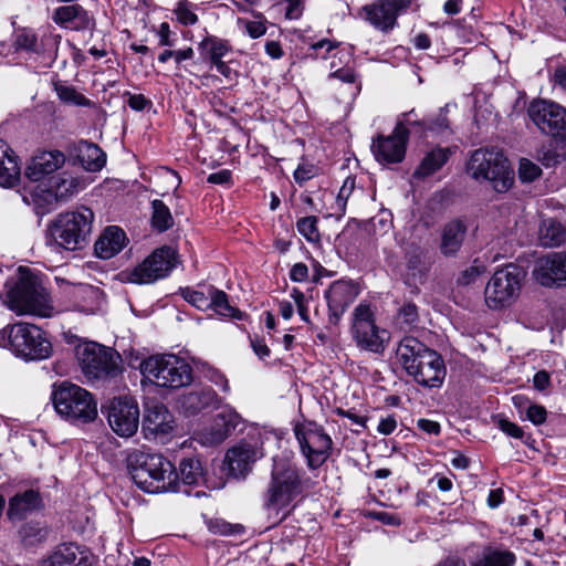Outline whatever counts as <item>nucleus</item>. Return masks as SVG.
Returning a JSON list of instances; mask_svg holds the SVG:
<instances>
[{
  "label": "nucleus",
  "mask_w": 566,
  "mask_h": 566,
  "mask_svg": "<svg viewBox=\"0 0 566 566\" xmlns=\"http://www.w3.org/2000/svg\"><path fill=\"white\" fill-rule=\"evenodd\" d=\"M274 4L286 3L285 18L289 20H297L304 12V0H271Z\"/></svg>",
  "instance_id": "nucleus-52"
},
{
  "label": "nucleus",
  "mask_w": 566,
  "mask_h": 566,
  "mask_svg": "<svg viewBox=\"0 0 566 566\" xmlns=\"http://www.w3.org/2000/svg\"><path fill=\"white\" fill-rule=\"evenodd\" d=\"M542 169L533 161L523 158L520 160L518 176L522 181L531 182L538 178Z\"/></svg>",
  "instance_id": "nucleus-49"
},
{
  "label": "nucleus",
  "mask_w": 566,
  "mask_h": 566,
  "mask_svg": "<svg viewBox=\"0 0 566 566\" xmlns=\"http://www.w3.org/2000/svg\"><path fill=\"white\" fill-rule=\"evenodd\" d=\"M516 562V556L513 552L495 547L486 546L481 555L471 563V566H513Z\"/></svg>",
  "instance_id": "nucleus-34"
},
{
  "label": "nucleus",
  "mask_w": 566,
  "mask_h": 566,
  "mask_svg": "<svg viewBox=\"0 0 566 566\" xmlns=\"http://www.w3.org/2000/svg\"><path fill=\"white\" fill-rule=\"evenodd\" d=\"M75 356L85 376L93 379L114 378L120 371V356L94 342L75 347Z\"/></svg>",
  "instance_id": "nucleus-10"
},
{
  "label": "nucleus",
  "mask_w": 566,
  "mask_h": 566,
  "mask_svg": "<svg viewBox=\"0 0 566 566\" xmlns=\"http://www.w3.org/2000/svg\"><path fill=\"white\" fill-rule=\"evenodd\" d=\"M526 418L533 424L539 426L546 421L547 411H546L545 407H543L541 405L532 403V405L527 406V408H526Z\"/></svg>",
  "instance_id": "nucleus-55"
},
{
  "label": "nucleus",
  "mask_w": 566,
  "mask_h": 566,
  "mask_svg": "<svg viewBox=\"0 0 566 566\" xmlns=\"http://www.w3.org/2000/svg\"><path fill=\"white\" fill-rule=\"evenodd\" d=\"M467 226L455 219L448 222L441 232L440 251L444 256H454L461 249L467 235Z\"/></svg>",
  "instance_id": "nucleus-31"
},
{
  "label": "nucleus",
  "mask_w": 566,
  "mask_h": 566,
  "mask_svg": "<svg viewBox=\"0 0 566 566\" xmlns=\"http://www.w3.org/2000/svg\"><path fill=\"white\" fill-rule=\"evenodd\" d=\"M523 280V270L513 263L496 270L484 291L488 307L502 310L511 306L520 296Z\"/></svg>",
  "instance_id": "nucleus-9"
},
{
  "label": "nucleus",
  "mask_w": 566,
  "mask_h": 566,
  "mask_svg": "<svg viewBox=\"0 0 566 566\" xmlns=\"http://www.w3.org/2000/svg\"><path fill=\"white\" fill-rule=\"evenodd\" d=\"M371 516L374 520H377L385 525L398 526L401 523L400 518L397 515L384 511L374 512Z\"/></svg>",
  "instance_id": "nucleus-64"
},
{
  "label": "nucleus",
  "mask_w": 566,
  "mask_h": 566,
  "mask_svg": "<svg viewBox=\"0 0 566 566\" xmlns=\"http://www.w3.org/2000/svg\"><path fill=\"white\" fill-rule=\"evenodd\" d=\"M140 373L157 386L171 389L188 386L192 380L190 365L172 354L149 356L142 361Z\"/></svg>",
  "instance_id": "nucleus-7"
},
{
  "label": "nucleus",
  "mask_w": 566,
  "mask_h": 566,
  "mask_svg": "<svg viewBox=\"0 0 566 566\" xmlns=\"http://www.w3.org/2000/svg\"><path fill=\"white\" fill-rule=\"evenodd\" d=\"M211 307L214 313L220 316L228 318H237L240 319L242 317V313L237 308L230 305L228 295L226 292L218 290L216 287H211Z\"/></svg>",
  "instance_id": "nucleus-39"
},
{
  "label": "nucleus",
  "mask_w": 566,
  "mask_h": 566,
  "mask_svg": "<svg viewBox=\"0 0 566 566\" xmlns=\"http://www.w3.org/2000/svg\"><path fill=\"white\" fill-rule=\"evenodd\" d=\"M42 506L43 501L40 493L30 489L22 493H17L9 500L7 517L11 522H19L40 511Z\"/></svg>",
  "instance_id": "nucleus-28"
},
{
  "label": "nucleus",
  "mask_w": 566,
  "mask_h": 566,
  "mask_svg": "<svg viewBox=\"0 0 566 566\" xmlns=\"http://www.w3.org/2000/svg\"><path fill=\"white\" fill-rule=\"evenodd\" d=\"M308 479L296 464L274 460L271 478L263 495V506L286 517L295 507L294 502L307 490Z\"/></svg>",
  "instance_id": "nucleus-3"
},
{
  "label": "nucleus",
  "mask_w": 566,
  "mask_h": 566,
  "mask_svg": "<svg viewBox=\"0 0 566 566\" xmlns=\"http://www.w3.org/2000/svg\"><path fill=\"white\" fill-rule=\"evenodd\" d=\"M220 398L216 391L210 388H202L198 391H191L184 397L182 407L195 415L206 408H216L220 405Z\"/></svg>",
  "instance_id": "nucleus-33"
},
{
  "label": "nucleus",
  "mask_w": 566,
  "mask_h": 566,
  "mask_svg": "<svg viewBox=\"0 0 566 566\" xmlns=\"http://www.w3.org/2000/svg\"><path fill=\"white\" fill-rule=\"evenodd\" d=\"M297 231L310 242L319 240V231L317 228V218L314 216L301 218L296 222Z\"/></svg>",
  "instance_id": "nucleus-46"
},
{
  "label": "nucleus",
  "mask_w": 566,
  "mask_h": 566,
  "mask_svg": "<svg viewBox=\"0 0 566 566\" xmlns=\"http://www.w3.org/2000/svg\"><path fill=\"white\" fill-rule=\"evenodd\" d=\"M176 265V252L170 247L156 249L130 272L126 280L136 284H148L166 277Z\"/></svg>",
  "instance_id": "nucleus-15"
},
{
  "label": "nucleus",
  "mask_w": 566,
  "mask_h": 566,
  "mask_svg": "<svg viewBox=\"0 0 566 566\" xmlns=\"http://www.w3.org/2000/svg\"><path fill=\"white\" fill-rule=\"evenodd\" d=\"M262 448L258 440L242 441L228 450L226 454V463L229 472L235 478L245 476L253 464L263 457Z\"/></svg>",
  "instance_id": "nucleus-23"
},
{
  "label": "nucleus",
  "mask_w": 566,
  "mask_h": 566,
  "mask_svg": "<svg viewBox=\"0 0 566 566\" xmlns=\"http://www.w3.org/2000/svg\"><path fill=\"white\" fill-rule=\"evenodd\" d=\"M533 276L545 287L566 286V252H549L539 258L535 263Z\"/></svg>",
  "instance_id": "nucleus-22"
},
{
  "label": "nucleus",
  "mask_w": 566,
  "mask_h": 566,
  "mask_svg": "<svg viewBox=\"0 0 566 566\" xmlns=\"http://www.w3.org/2000/svg\"><path fill=\"white\" fill-rule=\"evenodd\" d=\"M355 187H356L355 177L349 176L344 180L343 186L340 187L339 192L336 197V206L339 211V214L345 213L347 200L350 197V195L353 193Z\"/></svg>",
  "instance_id": "nucleus-48"
},
{
  "label": "nucleus",
  "mask_w": 566,
  "mask_h": 566,
  "mask_svg": "<svg viewBox=\"0 0 566 566\" xmlns=\"http://www.w3.org/2000/svg\"><path fill=\"white\" fill-rule=\"evenodd\" d=\"M308 277V268L304 263H295L290 271V279L294 282H304Z\"/></svg>",
  "instance_id": "nucleus-61"
},
{
  "label": "nucleus",
  "mask_w": 566,
  "mask_h": 566,
  "mask_svg": "<svg viewBox=\"0 0 566 566\" xmlns=\"http://www.w3.org/2000/svg\"><path fill=\"white\" fill-rule=\"evenodd\" d=\"M160 46H174L175 40L171 39L170 27L167 22H163L157 31Z\"/></svg>",
  "instance_id": "nucleus-59"
},
{
  "label": "nucleus",
  "mask_w": 566,
  "mask_h": 566,
  "mask_svg": "<svg viewBox=\"0 0 566 566\" xmlns=\"http://www.w3.org/2000/svg\"><path fill=\"white\" fill-rule=\"evenodd\" d=\"M418 0H377L361 8V17L385 34L398 27V17L408 12Z\"/></svg>",
  "instance_id": "nucleus-16"
},
{
  "label": "nucleus",
  "mask_w": 566,
  "mask_h": 566,
  "mask_svg": "<svg viewBox=\"0 0 566 566\" xmlns=\"http://www.w3.org/2000/svg\"><path fill=\"white\" fill-rule=\"evenodd\" d=\"M533 386L538 391H544L551 386V375L546 370L537 371L533 377Z\"/></svg>",
  "instance_id": "nucleus-60"
},
{
  "label": "nucleus",
  "mask_w": 566,
  "mask_h": 566,
  "mask_svg": "<svg viewBox=\"0 0 566 566\" xmlns=\"http://www.w3.org/2000/svg\"><path fill=\"white\" fill-rule=\"evenodd\" d=\"M409 138V129L402 122H398L389 136H378L373 140L371 151L377 161L381 164H396L402 161L406 154V145Z\"/></svg>",
  "instance_id": "nucleus-20"
},
{
  "label": "nucleus",
  "mask_w": 566,
  "mask_h": 566,
  "mask_svg": "<svg viewBox=\"0 0 566 566\" xmlns=\"http://www.w3.org/2000/svg\"><path fill=\"white\" fill-rule=\"evenodd\" d=\"M20 175L18 157L7 143L0 139V186L3 188L14 187L20 180Z\"/></svg>",
  "instance_id": "nucleus-32"
},
{
  "label": "nucleus",
  "mask_w": 566,
  "mask_h": 566,
  "mask_svg": "<svg viewBox=\"0 0 566 566\" xmlns=\"http://www.w3.org/2000/svg\"><path fill=\"white\" fill-rule=\"evenodd\" d=\"M65 155L60 150H46L35 154L28 163L24 175L32 182H39L54 174L65 164Z\"/></svg>",
  "instance_id": "nucleus-26"
},
{
  "label": "nucleus",
  "mask_w": 566,
  "mask_h": 566,
  "mask_svg": "<svg viewBox=\"0 0 566 566\" xmlns=\"http://www.w3.org/2000/svg\"><path fill=\"white\" fill-rule=\"evenodd\" d=\"M241 420V416L232 407L226 406L216 415L210 426L196 433L195 439L202 446L220 444L235 430Z\"/></svg>",
  "instance_id": "nucleus-21"
},
{
  "label": "nucleus",
  "mask_w": 566,
  "mask_h": 566,
  "mask_svg": "<svg viewBox=\"0 0 566 566\" xmlns=\"http://www.w3.org/2000/svg\"><path fill=\"white\" fill-rule=\"evenodd\" d=\"M9 344L14 355L25 360L45 359L52 353L46 334L29 323H17L10 327Z\"/></svg>",
  "instance_id": "nucleus-11"
},
{
  "label": "nucleus",
  "mask_w": 566,
  "mask_h": 566,
  "mask_svg": "<svg viewBox=\"0 0 566 566\" xmlns=\"http://www.w3.org/2000/svg\"><path fill=\"white\" fill-rule=\"evenodd\" d=\"M328 78H336L343 83L353 84L356 81V74L352 67H339L332 72Z\"/></svg>",
  "instance_id": "nucleus-57"
},
{
  "label": "nucleus",
  "mask_w": 566,
  "mask_h": 566,
  "mask_svg": "<svg viewBox=\"0 0 566 566\" xmlns=\"http://www.w3.org/2000/svg\"><path fill=\"white\" fill-rule=\"evenodd\" d=\"M350 334L356 346L373 354H382L389 343V333L376 324L370 304L359 303L352 314Z\"/></svg>",
  "instance_id": "nucleus-8"
},
{
  "label": "nucleus",
  "mask_w": 566,
  "mask_h": 566,
  "mask_svg": "<svg viewBox=\"0 0 566 566\" xmlns=\"http://www.w3.org/2000/svg\"><path fill=\"white\" fill-rule=\"evenodd\" d=\"M151 227L158 232H165L174 226V218L168 206L159 200L151 201Z\"/></svg>",
  "instance_id": "nucleus-38"
},
{
  "label": "nucleus",
  "mask_w": 566,
  "mask_h": 566,
  "mask_svg": "<svg viewBox=\"0 0 566 566\" xmlns=\"http://www.w3.org/2000/svg\"><path fill=\"white\" fill-rule=\"evenodd\" d=\"M397 364L423 388H440L447 369L442 356L415 337H403L396 348Z\"/></svg>",
  "instance_id": "nucleus-1"
},
{
  "label": "nucleus",
  "mask_w": 566,
  "mask_h": 566,
  "mask_svg": "<svg viewBox=\"0 0 566 566\" xmlns=\"http://www.w3.org/2000/svg\"><path fill=\"white\" fill-rule=\"evenodd\" d=\"M59 36H43L40 42L32 29L19 28L13 33L12 45L17 51L43 55L53 61L56 57Z\"/></svg>",
  "instance_id": "nucleus-24"
},
{
  "label": "nucleus",
  "mask_w": 566,
  "mask_h": 566,
  "mask_svg": "<svg viewBox=\"0 0 566 566\" xmlns=\"http://www.w3.org/2000/svg\"><path fill=\"white\" fill-rule=\"evenodd\" d=\"M55 92L59 98L66 103L77 106H91L92 102L83 94L78 93L73 86L59 84L55 85Z\"/></svg>",
  "instance_id": "nucleus-44"
},
{
  "label": "nucleus",
  "mask_w": 566,
  "mask_h": 566,
  "mask_svg": "<svg viewBox=\"0 0 566 566\" xmlns=\"http://www.w3.org/2000/svg\"><path fill=\"white\" fill-rule=\"evenodd\" d=\"M294 432L310 469H317L326 462L331 455L333 441L321 426L308 422L296 426Z\"/></svg>",
  "instance_id": "nucleus-13"
},
{
  "label": "nucleus",
  "mask_w": 566,
  "mask_h": 566,
  "mask_svg": "<svg viewBox=\"0 0 566 566\" xmlns=\"http://www.w3.org/2000/svg\"><path fill=\"white\" fill-rule=\"evenodd\" d=\"M407 268L412 272V275L424 276L428 271L426 263L424 251L420 248L413 249V251L407 254Z\"/></svg>",
  "instance_id": "nucleus-45"
},
{
  "label": "nucleus",
  "mask_w": 566,
  "mask_h": 566,
  "mask_svg": "<svg viewBox=\"0 0 566 566\" xmlns=\"http://www.w3.org/2000/svg\"><path fill=\"white\" fill-rule=\"evenodd\" d=\"M497 426L505 434H507L512 438H515V439L524 438L523 429L520 426H517L516 423H514L507 419L501 418L497 421Z\"/></svg>",
  "instance_id": "nucleus-56"
},
{
  "label": "nucleus",
  "mask_w": 566,
  "mask_h": 566,
  "mask_svg": "<svg viewBox=\"0 0 566 566\" xmlns=\"http://www.w3.org/2000/svg\"><path fill=\"white\" fill-rule=\"evenodd\" d=\"M91 551L76 543H64L43 560L42 566H93Z\"/></svg>",
  "instance_id": "nucleus-25"
},
{
  "label": "nucleus",
  "mask_w": 566,
  "mask_h": 566,
  "mask_svg": "<svg viewBox=\"0 0 566 566\" xmlns=\"http://www.w3.org/2000/svg\"><path fill=\"white\" fill-rule=\"evenodd\" d=\"M52 401L60 417L71 423H90L97 417V402L93 395L75 384L63 381L54 386Z\"/></svg>",
  "instance_id": "nucleus-5"
},
{
  "label": "nucleus",
  "mask_w": 566,
  "mask_h": 566,
  "mask_svg": "<svg viewBox=\"0 0 566 566\" xmlns=\"http://www.w3.org/2000/svg\"><path fill=\"white\" fill-rule=\"evenodd\" d=\"M251 347L260 359H264L270 356L271 350L269 346L259 337L251 338Z\"/></svg>",
  "instance_id": "nucleus-63"
},
{
  "label": "nucleus",
  "mask_w": 566,
  "mask_h": 566,
  "mask_svg": "<svg viewBox=\"0 0 566 566\" xmlns=\"http://www.w3.org/2000/svg\"><path fill=\"white\" fill-rule=\"evenodd\" d=\"M126 241V234L120 228L115 226L107 227L95 241V254L99 259L108 260L123 250Z\"/></svg>",
  "instance_id": "nucleus-29"
},
{
  "label": "nucleus",
  "mask_w": 566,
  "mask_h": 566,
  "mask_svg": "<svg viewBox=\"0 0 566 566\" xmlns=\"http://www.w3.org/2000/svg\"><path fill=\"white\" fill-rule=\"evenodd\" d=\"M239 23L243 25L244 31L252 38L258 39L262 36L265 31V19L260 14L255 20H239Z\"/></svg>",
  "instance_id": "nucleus-50"
},
{
  "label": "nucleus",
  "mask_w": 566,
  "mask_h": 566,
  "mask_svg": "<svg viewBox=\"0 0 566 566\" xmlns=\"http://www.w3.org/2000/svg\"><path fill=\"white\" fill-rule=\"evenodd\" d=\"M52 20L57 25H72L75 30H86L94 24L87 10L80 4H67L56 8L53 11Z\"/></svg>",
  "instance_id": "nucleus-30"
},
{
  "label": "nucleus",
  "mask_w": 566,
  "mask_h": 566,
  "mask_svg": "<svg viewBox=\"0 0 566 566\" xmlns=\"http://www.w3.org/2000/svg\"><path fill=\"white\" fill-rule=\"evenodd\" d=\"M417 125H426L427 129L442 134L449 127V122L447 117V113L441 111L434 119H430L428 122L416 123Z\"/></svg>",
  "instance_id": "nucleus-54"
},
{
  "label": "nucleus",
  "mask_w": 566,
  "mask_h": 566,
  "mask_svg": "<svg viewBox=\"0 0 566 566\" xmlns=\"http://www.w3.org/2000/svg\"><path fill=\"white\" fill-rule=\"evenodd\" d=\"M539 241L544 247H558L566 241V231L559 222L545 220L539 228Z\"/></svg>",
  "instance_id": "nucleus-37"
},
{
  "label": "nucleus",
  "mask_w": 566,
  "mask_h": 566,
  "mask_svg": "<svg viewBox=\"0 0 566 566\" xmlns=\"http://www.w3.org/2000/svg\"><path fill=\"white\" fill-rule=\"evenodd\" d=\"M211 287L212 285L207 286L205 290H193V289H185L181 291V295L191 305L197 307L200 311H207L211 307Z\"/></svg>",
  "instance_id": "nucleus-42"
},
{
  "label": "nucleus",
  "mask_w": 566,
  "mask_h": 566,
  "mask_svg": "<svg viewBox=\"0 0 566 566\" xmlns=\"http://www.w3.org/2000/svg\"><path fill=\"white\" fill-rule=\"evenodd\" d=\"M10 308L18 314L49 316L51 306L43 289L31 282H21L9 293Z\"/></svg>",
  "instance_id": "nucleus-18"
},
{
  "label": "nucleus",
  "mask_w": 566,
  "mask_h": 566,
  "mask_svg": "<svg viewBox=\"0 0 566 566\" xmlns=\"http://www.w3.org/2000/svg\"><path fill=\"white\" fill-rule=\"evenodd\" d=\"M49 182V187L40 184L23 187L22 200L27 205L46 209L57 201L67 200L77 191L78 182L74 178L51 177Z\"/></svg>",
  "instance_id": "nucleus-14"
},
{
  "label": "nucleus",
  "mask_w": 566,
  "mask_h": 566,
  "mask_svg": "<svg viewBox=\"0 0 566 566\" xmlns=\"http://www.w3.org/2000/svg\"><path fill=\"white\" fill-rule=\"evenodd\" d=\"M81 163L87 171H99L106 164V154L94 144H88L81 153Z\"/></svg>",
  "instance_id": "nucleus-40"
},
{
  "label": "nucleus",
  "mask_w": 566,
  "mask_h": 566,
  "mask_svg": "<svg viewBox=\"0 0 566 566\" xmlns=\"http://www.w3.org/2000/svg\"><path fill=\"white\" fill-rule=\"evenodd\" d=\"M527 115L538 130L555 140H566V108L551 99H534L527 107Z\"/></svg>",
  "instance_id": "nucleus-12"
},
{
  "label": "nucleus",
  "mask_w": 566,
  "mask_h": 566,
  "mask_svg": "<svg viewBox=\"0 0 566 566\" xmlns=\"http://www.w3.org/2000/svg\"><path fill=\"white\" fill-rule=\"evenodd\" d=\"M94 218L93 210L85 206L59 213L49 227L51 241L67 251L84 249L90 242Z\"/></svg>",
  "instance_id": "nucleus-4"
},
{
  "label": "nucleus",
  "mask_w": 566,
  "mask_h": 566,
  "mask_svg": "<svg viewBox=\"0 0 566 566\" xmlns=\"http://www.w3.org/2000/svg\"><path fill=\"white\" fill-rule=\"evenodd\" d=\"M399 316L403 318L406 324L411 325L418 318V308L413 303H407L400 308Z\"/></svg>",
  "instance_id": "nucleus-58"
},
{
  "label": "nucleus",
  "mask_w": 566,
  "mask_h": 566,
  "mask_svg": "<svg viewBox=\"0 0 566 566\" xmlns=\"http://www.w3.org/2000/svg\"><path fill=\"white\" fill-rule=\"evenodd\" d=\"M127 468L134 483L147 493L178 492L179 479L175 465L164 455L133 450Z\"/></svg>",
  "instance_id": "nucleus-2"
},
{
  "label": "nucleus",
  "mask_w": 566,
  "mask_h": 566,
  "mask_svg": "<svg viewBox=\"0 0 566 566\" xmlns=\"http://www.w3.org/2000/svg\"><path fill=\"white\" fill-rule=\"evenodd\" d=\"M175 14L177 20L184 25H193L198 21V15L191 10L190 3L187 1H180L177 4Z\"/></svg>",
  "instance_id": "nucleus-51"
},
{
  "label": "nucleus",
  "mask_w": 566,
  "mask_h": 566,
  "mask_svg": "<svg viewBox=\"0 0 566 566\" xmlns=\"http://www.w3.org/2000/svg\"><path fill=\"white\" fill-rule=\"evenodd\" d=\"M537 159L545 167H554L566 160V156L559 154L553 145L543 146L537 150Z\"/></svg>",
  "instance_id": "nucleus-47"
},
{
  "label": "nucleus",
  "mask_w": 566,
  "mask_h": 566,
  "mask_svg": "<svg viewBox=\"0 0 566 566\" xmlns=\"http://www.w3.org/2000/svg\"><path fill=\"white\" fill-rule=\"evenodd\" d=\"M484 271L485 266L482 263L478 262V260H475L471 266L462 271V273L458 277V283L461 285H469L475 282V280L482 273H484Z\"/></svg>",
  "instance_id": "nucleus-53"
},
{
  "label": "nucleus",
  "mask_w": 566,
  "mask_h": 566,
  "mask_svg": "<svg viewBox=\"0 0 566 566\" xmlns=\"http://www.w3.org/2000/svg\"><path fill=\"white\" fill-rule=\"evenodd\" d=\"M199 49L212 64L222 61V57L229 52L227 43L214 36L203 39L199 43Z\"/></svg>",
  "instance_id": "nucleus-41"
},
{
  "label": "nucleus",
  "mask_w": 566,
  "mask_h": 566,
  "mask_svg": "<svg viewBox=\"0 0 566 566\" xmlns=\"http://www.w3.org/2000/svg\"><path fill=\"white\" fill-rule=\"evenodd\" d=\"M179 486L184 485H200L205 482V473L201 461L197 458L182 459L179 464ZM181 490L179 489L178 492Z\"/></svg>",
  "instance_id": "nucleus-35"
},
{
  "label": "nucleus",
  "mask_w": 566,
  "mask_h": 566,
  "mask_svg": "<svg viewBox=\"0 0 566 566\" xmlns=\"http://www.w3.org/2000/svg\"><path fill=\"white\" fill-rule=\"evenodd\" d=\"M18 534L24 545H34L45 538L46 532L39 523L29 522L20 527Z\"/></svg>",
  "instance_id": "nucleus-43"
},
{
  "label": "nucleus",
  "mask_w": 566,
  "mask_h": 566,
  "mask_svg": "<svg viewBox=\"0 0 566 566\" xmlns=\"http://www.w3.org/2000/svg\"><path fill=\"white\" fill-rule=\"evenodd\" d=\"M315 176L314 166H298L294 171V179L297 184L302 185Z\"/></svg>",
  "instance_id": "nucleus-62"
},
{
  "label": "nucleus",
  "mask_w": 566,
  "mask_h": 566,
  "mask_svg": "<svg viewBox=\"0 0 566 566\" xmlns=\"http://www.w3.org/2000/svg\"><path fill=\"white\" fill-rule=\"evenodd\" d=\"M142 430L147 440L166 443L175 436V417L164 403L147 402L145 405Z\"/></svg>",
  "instance_id": "nucleus-17"
},
{
  "label": "nucleus",
  "mask_w": 566,
  "mask_h": 566,
  "mask_svg": "<svg viewBox=\"0 0 566 566\" xmlns=\"http://www.w3.org/2000/svg\"><path fill=\"white\" fill-rule=\"evenodd\" d=\"M358 287L352 281L338 280L333 282L325 293L331 316L338 321L358 296Z\"/></svg>",
  "instance_id": "nucleus-27"
},
{
  "label": "nucleus",
  "mask_w": 566,
  "mask_h": 566,
  "mask_svg": "<svg viewBox=\"0 0 566 566\" xmlns=\"http://www.w3.org/2000/svg\"><path fill=\"white\" fill-rule=\"evenodd\" d=\"M107 420L113 431L120 437H132L139 426V407L133 397H118L111 401Z\"/></svg>",
  "instance_id": "nucleus-19"
},
{
  "label": "nucleus",
  "mask_w": 566,
  "mask_h": 566,
  "mask_svg": "<svg viewBox=\"0 0 566 566\" xmlns=\"http://www.w3.org/2000/svg\"><path fill=\"white\" fill-rule=\"evenodd\" d=\"M449 151L446 148H436L428 153L413 172V177L423 179L438 171L448 160Z\"/></svg>",
  "instance_id": "nucleus-36"
},
{
  "label": "nucleus",
  "mask_w": 566,
  "mask_h": 566,
  "mask_svg": "<svg viewBox=\"0 0 566 566\" xmlns=\"http://www.w3.org/2000/svg\"><path fill=\"white\" fill-rule=\"evenodd\" d=\"M467 171L476 181H489L496 192H506L514 181L507 158L495 149L480 148L473 151Z\"/></svg>",
  "instance_id": "nucleus-6"
}]
</instances>
